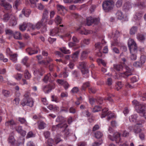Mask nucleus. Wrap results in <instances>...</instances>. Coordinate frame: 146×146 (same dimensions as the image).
Returning <instances> with one entry per match:
<instances>
[{"label":"nucleus","instance_id":"1","mask_svg":"<svg viewBox=\"0 0 146 146\" xmlns=\"http://www.w3.org/2000/svg\"><path fill=\"white\" fill-rule=\"evenodd\" d=\"M30 92L29 91L25 92L24 97L27 100L24 99L21 102V104L23 106L27 105L31 107L33 106L34 102L32 98L30 97Z\"/></svg>","mask_w":146,"mask_h":146},{"label":"nucleus","instance_id":"2","mask_svg":"<svg viewBox=\"0 0 146 146\" xmlns=\"http://www.w3.org/2000/svg\"><path fill=\"white\" fill-rule=\"evenodd\" d=\"M114 4L113 0H105L102 3L103 8L105 12H110L113 9Z\"/></svg>","mask_w":146,"mask_h":146},{"label":"nucleus","instance_id":"3","mask_svg":"<svg viewBox=\"0 0 146 146\" xmlns=\"http://www.w3.org/2000/svg\"><path fill=\"white\" fill-rule=\"evenodd\" d=\"M120 135V133L115 132L113 133V136L111 135H109L108 137L110 140L112 141H115L116 143H119L121 142Z\"/></svg>","mask_w":146,"mask_h":146},{"label":"nucleus","instance_id":"4","mask_svg":"<svg viewBox=\"0 0 146 146\" xmlns=\"http://www.w3.org/2000/svg\"><path fill=\"white\" fill-rule=\"evenodd\" d=\"M128 45L130 51H134L135 52H136L137 47L136 43L133 39H129Z\"/></svg>","mask_w":146,"mask_h":146},{"label":"nucleus","instance_id":"5","mask_svg":"<svg viewBox=\"0 0 146 146\" xmlns=\"http://www.w3.org/2000/svg\"><path fill=\"white\" fill-rule=\"evenodd\" d=\"M56 126L60 128H63L64 130H62V132L64 133V134L66 135H68L70 133V130L67 129L68 125L66 123H60L57 125Z\"/></svg>","mask_w":146,"mask_h":146},{"label":"nucleus","instance_id":"6","mask_svg":"<svg viewBox=\"0 0 146 146\" xmlns=\"http://www.w3.org/2000/svg\"><path fill=\"white\" fill-rule=\"evenodd\" d=\"M63 29H61L60 28H55L50 30V35L52 36H54L56 35H59L60 33H63Z\"/></svg>","mask_w":146,"mask_h":146},{"label":"nucleus","instance_id":"7","mask_svg":"<svg viewBox=\"0 0 146 146\" xmlns=\"http://www.w3.org/2000/svg\"><path fill=\"white\" fill-rule=\"evenodd\" d=\"M135 109L138 113H143V115H145V107L144 105L139 104V105L136 106L135 107Z\"/></svg>","mask_w":146,"mask_h":146},{"label":"nucleus","instance_id":"8","mask_svg":"<svg viewBox=\"0 0 146 146\" xmlns=\"http://www.w3.org/2000/svg\"><path fill=\"white\" fill-rule=\"evenodd\" d=\"M55 88V85L53 84H50L43 86L42 89L45 93H48Z\"/></svg>","mask_w":146,"mask_h":146},{"label":"nucleus","instance_id":"9","mask_svg":"<svg viewBox=\"0 0 146 146\" xmlns=\"http://www.w3.org/2000/svg\"><path fill=\"white\" fill-rule=\"evenodd\" d=\"M127 71L124 72L122 73H119V75L120 77H123L124 78H126L132 74L131 70L130 68L128 67H127L126 68Z\"/></svg>","mask_w":146,"mask_h":146},{"label":"nucleus","instance_id":"10","mask_svg":"<svg viewBox=\"0 0 146 146\" xmlns=\"http://www.w3.org/2000/svg\"><path fill=\"white\" fill-rule=\"evenodd\" d=\"M10 19H15V16L11 12L7 13L3 15V20L4 21H7Z\"/></svg>","mask_w":146,"mask_h":146},{"label":"nucleus","instance_id":"11","mask_svg":"<svg viewBox=\"0 0 146 146\" xmlns=\"http://www.w3.org/2000/svg\"><path fill=\"white\" fill-rule=\"evenodd\" d=\"M34 74L35 76L34 80L35 81H38L40 77L43 75V73L41 72L40 70H36L34 71Z\"/></svg>","mask_w":146,"mask_h":146},{"label":"nucleus","instance_id":"12","mask_svg":"<svg viewBox=\"0 0 146 146\" xmlns=\"http://www.w3.org/2000/svg\"><path fill=\"white\" fill-rule=\"evenodd\" d=\"M142 128L141 124H137L135 126L133 129L134 133H140L142 131Z\"/></svg>","mask_w":146,"mask_h":146},{"label":"nucleus","instance_id":"13","mask_svg":"<svg viewBox=\"0 0 146 146\" xmlns=\"http://www.w3.org/2000/svg\"><path fill=\"white\" fill-rule=\"evenodd\" d=\"M29 27L33 30H34L35 29H38L42 25L40 21L38 22L36 25H34L31 23L29 24Z\"/></svg>","mask_w":146,"mask_h":146},{"label":"nucleus","instance_id":"14","mask_svg":"<svg viewBox=\"0 0 146 146\" xmlns=\"http://www.w3.org/2000/svg\"><path fill=\"white\" fill-rule=\"evenodd\" d=\"M90 52V51L88 50H86L83 51L81 54L80 58L82 60H84L86 58L87 55Z\"/></svg>","mask_w":146,"mask_h":146},{"label":"nucleus","instance_id":"15","mask_svg":"<svg viewBox=\"0 0 146 146\" xmlns=\"http://www.w3.org/2000/svg\"><path fill=\"white\" fill-rule=\"evenodd\" d=\"M26 52L30 55L36 54L38 52L37 50H35L33 48L29 47L26 49Z\"/></svg>","mask_w":146,"mask_h":146},{"label":"nucleus","instance_id":"16","mask_svg":"<svg viewBox=\"0 0 146 146\" xmlns=\"http://www.w3.org/2000/svg\"><path fill=\"white\" fill-rule=\"evenodd\" d=\"M81 71L84 77L86 78L88 77L89 76V70L87 68H86L84 69H82Z\"/></svg>","mask_w":146,"mask_h":146},{"label":"nucleus","instance_id":"17","mask_svg":"<svg viewBox=\"0 0 146 146\" xmlns=\"http://www.w3.org/2000/svg\"><path fill=\"white\" fill-rule=\"evenodd\" d=\"M132 7V5L131 3L129 2H127L124 5L123 9L125 11L129 10Z\"/></svg>","mask_w":146,"mask_h":146},{"label":"nucleus","instance_id":"18","mask_svg":"<svg viewBox=\"0 0 146 146\" xmlns=\"http://www.w3.org/2000/svg\"><path fill=\"white\" fill-rule=\"evenodd\" d=\"M31 11L30 10L27 9L26 8H24L22 11L23 14L26 17H28L31 14Z\"/></svg>","mask_w":146,"mask_h":146},{"label":"nucleus","instance_id":"19","mask_svg":"<svg viewBox=\"0 0 146 146\" xmlns=\"http://www.w3.org/2000/svg\"><path fill=\"white\" fill-rule=\"evenodd\" d=\"M30 23H24L23 24L19 26V29L22 31H24L26 30V28L27 27H29V25Z\"/></svg>","mask_w":146,"mask_h":146},{"label":"nucleus","instance_id":"20","mask_svg":"<svg viewBox=\"0 0 146 146\" xmlns=\"http://www.w3.org/2000/svg\"><path fill=\"white\" fill-rule=\"evenodd\" d=\"M108 109L106 108H105L102 110V113L101 116V118L105 117L106 115H108L110 113V112L108 111Z\"/></svg>","mask_w":146,"mask_h":146},{"label":"nucleus","instance_id":"21","mask_svg":"<svg viewBox=\"0 0 146 146\" xmlns=\"http://www.w3.org/2000/svg\"><path fill=\"white\" fill-rule=\"evenodd\" d=\"M16 130L18 133H20L23 136H24L26 134V132L22 130L21 126H18Z\"/></svg>","mask_w":146,"mask_h":146},{"label":"nucleus","instance_id":"22","mask_svg":"<svg viewBox=\"0 0 146 146\" xmlns=\"http://www.w3.org/2000/svg\"><path fill=\"white\" fill-rule=\"evenodd\" d=\"M130 51L131 54L130 58L131 60H135L137 58L136 53H137V51L136 52H135L134 51Z\"/></svg>","mask_w":146,"mask_h":146},{"label":"nucleus","instance_id":"23","mask_svg":"<svg viewBox=\"0 0 146 146\" xmlns=\"http://www.w3.org/2000/svg\"><path fill=\"white\" fill-rule=\"evenodd\" d=\"M117 18L119 19H122L124 17V15L121 11H118L116 13Z\"/></svg>","mask_w":146,"mask_h":146},{"label":"nucleus","instance_id":"24","mask_svg":"<svg viewBox=\"0 0 146 146\" xmlns=\"http://www.w3.org/2000/svg\"><path fill=\"white\" fill-rule=\"evenodd\" d=\"M0 5L3 7L6 10H9L12 7L11 5L10 4L5 2L3 3V5Z\"/></svg>","mask_w":146,"mask_h":146},{"label":"nucleus","instance_id":"25","mask_svg":"<svg viewBox=\"0 0 146 146\" xmlns=\"http://www.w3.org/2000/svg\"><path fill=\"white\" fill-rule=\"evenodd\" d=\"M52 78L50 73H49L44 76L43 80L44 82H46L48 80H51Z\"/></svg>","mask_w":146,"mask_h":146},{"label":"nucleus","instance_id":"26","mask_svg":"<svg viewBox=\"0 0 146 146\" xmlns=\"http://www.w3.org/2000/svg\"><path fill=\"white\" fill-rule=\"evenodd\" d=\"M123 66L121 64H114V68L117 71H121L123 70Z\"/></svg>","mask_w":146,"mask_h":146},{"label":"nucleus","instance_id":"27","mask_svg":"<svg viewBox=\"0 0 146 146\" xmlns=\"http://www.w3.org/2000/svg\"><path fill=\"white\" fill-rule=\"evenodd\" d=\"M24 76L25 79L28 80L30 79L31 77V74L27 70H25V71Z\"/></svg>","mask_w":146,"mask_h":146},{"label":"nucleus","instance_id":"28","mask_svg":"<svg viewBox=\"0 0 146 146\" xmlns=\"http://www.w3.org/2000/svg\"><path fill=\"white\" fill-rule=\"evenodd\" d=\"M146 1H143L138 2L135 4V6H138L140 7L143 8L146 7Z\"/></svg>","mask_w":146,"mask_h":146},{"label":"nucleus","instance_id":"29","mask_svg":"<svg viewBox=\"0 0 146 146\" xmlns=\"http://www.w3.org/2000/svg\"><path fill=\"white\" fill-rule=\"evenodd\" d=\"M57 9L58 11H66V9L63 6L58 4L56 5Z\"/></svg>","mask_w":146,"mask_h":146},{"label":"nucleus","instance_id":"30","mask_svg":"<svg viewBox=\"0 0 146 146\" xmlns=\"http://www.w3.org/2000/svg\"><path fill=\"white\" fill-rule=\"evenodd\" d=\"M10 56V59L14 62L15 63L17 60V55L15 54H11Z\"/></svg>","mask_w":146,"mask_h":146},{"label":"nucleus","instance_id":"31","mask_svg":"<svg viewBox=\"0 0 146 146\" xmlns=\"http://www.w3.org/2000/svg\"><path fill=\"white\" fill-rule=\"evenodd\" d=\"M137 27L133 26L130 29V34L131 35H134L137 32Z\"/></svg>","mask_w":146,"mask_h":146},{"label":"nucleus","instance_id":"32","mask_svg":"<svg viewBox=\"0 0 146 146\" xmlns=\"http://www.w3.org/2000/svg\"><path fill=\"white\" fill-rule=\"evenodd\" d=\"M93 18L91 17H89L87 18L86 24L88 26H90L93 23Z\"/></svg>","mask_w":146,"mask_h":146},{"label":"nucleus","instance_id":"33","mask_svg":"<svg viewBox=\"0 0 146 146\" xmlns=\"http://www.w3.org/2000/svg\"><path fill=\"white\" fill-rule=\"evenodd\" d=\"M29 58L27 56H25L22 60V62L24 65H25L27 67H29V65L27 62Z\"/></svg>","mask_w":146,"mask_h":146},{"label":"nucleus","instance_id":"34","mask_svg":"<svg viewBox=\"0 0 146 146\" xmlns=\"http://www.w3.org/2000/svg\"><path fill=\"white\" fill-rule=\"evenodd\" d=\"M137 115L136 114H134L131 115L129 117V120L131 122H134L136 121Z\"/></svg>","mask_w":146,"mask_h":146},{"label":"nucleus","instance_id":"35","mask_svg":"<svg viewBox=\"0 0 146 146\" xmlns=\"http://www.w3.org/2000/svg\"><path fill=\"white\" fill-rule=\"evenodd\" d=\"M15 123L13 119H11L5 122V125L6 126L13 125L15 124Z\"/></svg>","mask_w":146,"mask_h":146},{"label":"nucleus","instance_id":"36","mask_svg":"<svg viewBox=\"0 0 146 146\" xmlns=\"http://www.w3.org/2000/svg\"><path fill=\"white\" fill-rule=\"evenodd\" d=\"M66 121V119L62 116H59L56 119V121L57 122H61L62 123H64Z\"/></svg>","mask_w":146,"mask_h":146},{"label":"nucleus","instance_id":"37","mask_svg":"<svg viewBox=\"0 0 146 146\" xmlns=\"http://www.w3.org/2000/svg\"><path fill=\"white\" fill-rule=\"evenodd\" d=\"M13 36L14 38L15 39H20L21 38V34L19 32H15L13 33Z\"/></svg>","mask_w":146,"mask_h":146},{"label":"nucleus","instance_id":"38","mask_svg":"<svg viewBox=\"0 0 146 146\" xmlns=\"http://www.w3.org/2000/svg\"><path fill=\"white\" fill-rule=\"evenodd\" d=\"M137 39L143 41L145 39V36L143 34L138 33L137 35Z\"/></svg>","mask_w":146,"mask_h":146},{"label":"nucleus","instance_id":"39","mask_svg":"<svg viewBox=\"0 0 146 146\" xmlns=\"http://www.w3.org/2000/svg\"><path fill=\"white\" fill-rule=\"evenodd\" d=\"M17 23V21L15 17V19H11L10 22V25L14 26L16 25Z\"/></svg>","mask_w":146,"mask_h":146},{"label":"nucleus","instance_id":"40","mask_svg":"<svg viewBox=\"0 0 146 146\" xmlns=\"http://www.w3.org/2000/svg\"><path fill=\"white\" fill-rule=\"evenodd\" d=\"M142 15L141 12H137L136 13L134 17V18L135 20H139L141 19Z\"/></svg>","mask_w":146,"mask_h":146},{"label":"nucleus","instance_id":"41","mask_svg":"<svg viewBox=\"0 0 146 146\" xmlns=\"http://www.w3.org/2000/svg\"><path fill=\"white\" fill-rule=\"evenodd\" d=\"M79 52V51H77L74 53L73 54L72 56V58L74 61H76L77 60L78 58V55Z\"/></svg>","mask_w":146,"mask_h":146},{"label":"nucleus","instance_id":"42","mask_svg":"<svg viewBox=\"0 0 146 146\" xmlns=\"http://www.w3.org/2000/svg\"><path fill=\"white\" fill-rule=\"evenodd\" d=\"M54 21L57 24H60L62 21V19L59 15H57L55 18Z\"/></svg>","mask_w":146,"mask_h":146},{"label":"nucleus","instance_id":"43","mask_svg":"<svg viewBox=\"0 0 146 146\" xmlns=\"http://www.w3.org/2000/svg\"><path fill=\"white\" fill-rule=\"evenodd\" d=\"M60 50L62 52L65 54H68L70 53V50L67 49L65 47H62L60 49Z\"/></svg>","mask_w":146,"mask_h":146},{"label":"nucleus","instance_id":"44","mask_svg":"<svg viewBox=\"0 0 146 146\" xmlns=\"http://www.w3.org/2000/svg\"><path fill=\"white\" fill-rule=\"evenodd\" d=\"M95 136L96 138L100 139L103 136V134L100 131H97L95 133Z\"/></svg>","mask_w":146,"mask_h":146},{"label":"nucleus","instance_id":"45","mask_svg":"<svg viewBox=\"0 0 146 146\" xmlns=\"http://www.w3.org/2000/svg\"><path fill=\"white\" fill-rule=\"evenodd\" d=\"M9 142L12 145H13L15 141L14 137L12 136H10L8 139Z\"/></svg>","mask_w":146,"mask_h":146},{"label":"nucleus","instance_id":"46","mask_svg":"<svg viewBox=\"0 0 146 146\" xmlns=\"http://www.w3.org/2000/svg\"><path fill=\"white\" fill-rule=\"evenodd\" d=\"M79 33L82 34H84V35H87L89 33V31L88 30H86L85 29H84L83 30H80L78 29Z\"/></svg>","mask_w":146,"mask_h":146},{"label":"nucleus","instance_id":"47","mask_svg":"<svg viewBox=\"0 0 146 146\" xmlns=\"http://www.w3.org/2000/svg\"><path fill=\"white\" fill-rule=\"evenodd\" d=\"M48 20V18L42 17L40 21V23L42 25L44 26L47 24V22Z\"/></svg>","mask_w":146,"mask_h":146},{"label":"nucleus","instance_id":"48","mask_svg":"<svg viewBox=\"0 0 146 146\" xmlns=\"http://www.w3.org/2000/svg\"><path fill=\"white\" fill-rule=\"evenodd\" d=\"M18 120L21 123L24 124L26 125H27V122L25 118L19 117V118Z\"/></svg>","mask_w":146,"mask_h":146},{"label":"nucleus","instance_id":"49","mask_svg":"<svg viewBox=\"0 0 146 146\" xmlns=\"http://www.w3.org/2000/svg\"><path fill=\"white\" fill-rule=\"evenodd\" d=\"M122 0H118L116 2L115 5L117 8H120L122 6Z\"/></svg>","mask_w":146,"mask_h":146},{"label":"nucleus","instance_id":"50","mask_svg":"<svg viewBox=\"0 0 146 146\" xmlns=\"http://www.w3.org/2000/svg\"><path fill=\"white\" fill-rule=\"evenodd\" d=\"M87 63L85 62H80L79 63V65L82 69L85 68H86Z\"/></svg>","mask_w":146,"mask_h":146},{"label":"nucleus","instance_id":"51","mask_svg":"<svg viewBox=\"0 0 146 146\" xmlns=\"http://www.w3.org/2000/svg\"><path fill=\"white\" fill-rule=\"evenodd\" d=\"M90 86L89 82H87L84 83L82 87V90H85L86 89Z\"/></svg>","mask_w":146,"mask_h":146},{"label":"nucleus","instance_id":"52","mask_svg":"<svg viewBox=\"0 0 146 146\" xmlns=\"http://www.w3.org/2000/svg\"><path fill=\"white\" fill-rule=\"evenodd\" d=\"M88 89L89 92L93 94L95 93L97 91V89L94 87L89 88Z\"/></svg>","mask_w":146,"mask_h":146},{"label":"nucleus","instance_id":"53","mask_svg":"<svg viewBox=\"0 0 146 146\" xmlns=\"http://www.w3.org/2000/svg\"><path fill=\"white\" fill-rule=\"evenodd\" d=\"M23 75L21 74L17 73L14 76L15 78L17 80H20L22 78Z\"/></svg>","mask_w":146,"mask_h":146},{"label":"nucleus","instance_id":"54","mask_svg":"<svg viewBox=\"0 0 146 146\" xmlns=\"http://www.w3.org/2000/svg\"><path fill=\"white\" fill-rule=\"evenodd\" d=\"M2 93L4 96L6 97H9L10 94L9 91L5 90H3L2 91Z\"/></svg>","mask_w":146,"mask_h":146},{"label":"nucleus","instance_id":"55","mask_svg":"<svg viewBox=\"0 0 146 146\" xmlns=\"http://www.w3.org/2000/svg\"><path fill=\"white\" fill-rule=\"evenodd\" d=\"M101 110V108L100 106H96L93 108L92 111L93 112H95L100 111Z\"/></svg>","mask_w":146,"mask_h":146},{"label":"nucleus","instance_id":"56","mask_svg":"<svg viewBox=\"0 0 146 146\" xmlns=\"http://www.w3.org/2000/svg\"><path fill=\"white\" fill-rule=\"evenodd\" d=\"M89 101L90 104L92 105L95 104L96 103H97V100L96 99L94 98H92L89 99Z\"/></svg>","mask_w":146,"mask_h":146},{"label":"nucleus","instance_id":"57","mask_svg":"<svg viewBox=\"0 0 146 146\" xmlns=\"http://www.w3.org/2000/svg\"><path fill=\"white\" fill-rule=\"evenodd\" d=\"M21 2L20 0H17L15 1L14 3L13 7L17 9L18 6L21 3Z\"/></svg>","mask_w":146,"mask_h":146},{"label":"nucleus","instance_id":"58","mask_svg":"<svg viewBox=\"0 0 146 146\" xmlns=\"http://www.w3.org/2000/svg\"><path fill=\"white\" fill-rule=\"evenodd\" d=\"M48 10L46 9H45L43 13L42 17L48 18Z\"/></svg>","mask_w":146,"mask_h":146},{"label":"nucleus","instance_id":"59","mask_svg":"<svg viewBox=\"0 0 146 146\" xmlns=\"http://www.w3.org/2000/svg\"><path fill=\"white\" fill-rule=\"evenodd\" d=\"M115 116L113 113H109L108 115L107 120L109 121L112 118L115 117Z\"/></svg>","mask_w":146,"mask_h":146},{"label":"nucleus","instance_id":"60","mask_svg":"<svg viewBox=\"0 0 146 146\" xmlns=\"http://www.w3.org/2000/svg\"><path fill=\"white\" fill-rule=\"evenodd\" d=\"M63 75V77L64 78H66L68 76V73L66 72L61 73L58 75L59 77L61 78L62 77V75Z\"/></svg>","mask_w":146,"mask_h":146},{"label":"nucleus","instance_id":"61","mask_svg":"<svg viewBox=\"0 0 146 146\" xmlns=\"http://www.w3.org/2000/svg\"><path fill=\"white\" fill-rule=\"evenodd\" d=\"M45 123L42 122H41L38 125V127L40 129H43L45 127Z\"/></svg>","mask_w":146,"mask_h":146},{"label":"nucleus","instance_id":"62","mask_svg":"<svg viewBox=\"0 0 146 146\" xmlns=\"http://www.w3.org/2000/svg\"><path fill=\"white\" fill-rule=\"evenodd\" d=\"M79 91V90L78 87H76L73 88L71 90V92L72 93H77Z\"/></svg>","mask_w":146,"mask_h":146},{"label":"nucleus","instance_id":"63","mask_svg":"<svg viewBox=\"0 0 146 146\" xmlns=\"http://www.w3.org/2000/svg\"><path fill=\"white\" fill-rule=\"evenodd\" d=\"M145 56H141L140 61L141 65L145 63Z\"/></svg>","mask_w":146,"mask_h":146},{"label":"nucleus","instance_id":"64","mask_svg":"<svg viewBox=\"0 0 146 146\" xmlns=\"http://www.w3.org/2000/svg\"><path fill=\"white\" fill-rule=\"evenodd\" d=\"M133 65L136 67H140L142 65L140 63L138 62H136L133 64Z\"/></svg>","mask_w":146,"mask_h":146}]
</instances>
